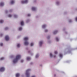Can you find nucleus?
Instances as JSON below:
<instances>
[{"label":"nucleus","instance_id":"1","mask_svg":"<svg viewBox=\"0 0 77 77\" xmlns=\"http://www.w3.org/2000/svg\"><path fill=\"white\" fill-rule=\"evenodd\" d=\"M21 58V55L18 54L16 56V57L14 58L12 60L13 63L15 64L18 62L19 59Z\"/></svg>","mask_w":77,"mask_h":77},{"label":"nucleus","instance_id":"2","mask_svg":"<svg viewBox=\"0 0 77 77\" xmlns=\"http://www.w3.org/2000/svg\"><path fill=\"white\" fill-rule=\"evenodd\" d=\"M31 69H28L26 70L25 75L26 77H30V74L29 72L31 71Z\"/></svg>","mask_w":77,"mask_h":77},{"label":"nucleus","instance_id":"3","mask_svg":"<svg viewBox=\"0 0 77 77\" xmlns=\"http://www.w3.org/2000/svg\"><path fill=\"white\" fill-rule=\"evenodd\" d=\"M29 2V0H22L21 1V4H27Z\"/></svg>","mask_w":77,"mask_h":77},{"label":"nucleus","instance_id":"4","mask_svg":"<svg viewBox=\"0 0 77 77\" xmlns=\"http://www.w3.org/2000/svg\"><path fill=\"white\" fill-rule=\"evenodd\" d=\"M44 43V41L43 40H41L38 43V45H39V47H41L42 45L43 44V43Z\"/></svg>","mask_w":77,"mask_h":77},{"label":"nucleus","instance_id":"5","mask_svg":"<svg viewBox=\"0 0 77 77\" xmlns=\"http://www.w3.org/2000/svg\"><path fill=\"white\" fill-rule=\"evenodd\" d=\"M50 57H51V58H52L53 57H54V58H56V55H54L53 54L51 53H50Z\"/></svg>","mask_w":77,"mask_h":77},{"label":"nucleus","instance_id":"6","mask_svg":"<svg viewBox=\"0 0 77 77\" xmlns=\"http://www.w3.org/2000/svg\"><path fill=\"white\" fill-rule=\"evenodd\" d=\"M29 44V42L27 41H25L23 43V45L25 46H27Z\"/></svg>","mask_w":77,"mask_h":77},{"label":"nucleus","instance_id":"7","mask_svg":"<svg viewBox=\"0 0 77 77\" xmlns=\"http://www.w3.org/2000/svg\"><path fill=\"white\" fill-rule=\"evenodd\" d=\"M5 71V68L4 67H1L0 68V72H4Z\"/></svg>","mask_w":77,"mask_h":77},{"label":"nucleus","instance_id":"8","mask_svg":"<svg viewBox=\"0 0 77 77\" xmlns=\"http://www.w3.org/2000/svg\"><path fill=\"white\" fill-rule=\"evenodd\" d=\"M29 39V38L28 36L25 37L23 38V40L25 41H27Z\"/></svg>","mask_w":77,"mask_h":77},{"label":"nucleus","instance_id":"9","mask_svg":"<svg viewBox=\"0 0 77 77\" xmlns=\"http://www.w3.org/2000/svg\"><path fill=\"white\" fill-rule=\"evenodd\" d=\"M5 39L6 41H8L9 40V36L8 35H6L5 37Z\"/></svg>","mask_w":77,"mask_h":77},{"label":"nucleus","instance_id":"10","mask_svg":"<svg viewBox=\"0 0 77 77\" xmlns=\"http://www.w3.org/2000/svg\"><path fill=\"white\" fill-rule=\"evenodd\" d=\"M39 53L36 54L35 56V59H38V58H39Z\"/></svg>","mask_w":77,"mask_h":77},{"label":"nucleus","instance_id":"11","mask_svg":"<svg viewBox=\"0 0 77 77\" xmlns=\"http://www.w3.org/2000/svg\"><path fill=\"white\" fill-rule=\"evenodd\" d=\"M12 11H13V10L11 9H10L9 11H8V10H6L5 11V14H8V12H12Z\"/></svg>","mask_w":77,"mask_h":77},{"label":"nucleus","instance_id":"12","mask_svg":"<svg viewBox=\"0 0 77 77\" xmlns=\"http://www.w3.org/2000/svg\"><path fill=\"white\" fill-rule=\"evenodd\" d=\"M47 26V24H43L42 26V29H45Z\"/></svg>","mask_w":77,"mask_h":77},{"label":"nucleus","instance_id":"13","mask_svg":"<svg viewBox=\"0 0 77 77\" xmlns=\"http://www.w3.org/2000/svg\"><path fill=\"white\" fill-rule=\"evenodd\" d=\"M73 49H70L69 48H68L66 50V51H68V53H71V50H72Z\"/></svg>","mask_w":77,"mask_h":77},{"label":"nucleus","instance_id":"14","mask_svg":"<svg viewBox=\"0 0 77 77\" xmlns=\"http://www.w3.org/2000/svg\"><path fill=\"white\" fill-rule=\"evenodd\" d=\"M18 30L19 31H22L23 30V27L22 26L19 27Z\"/></svg>","mask_w":77,"mask_h":77},{"label":"nucleus","instance_id":"15","mask_svg":"<svg viewBox=\"0 0 77 77\" xmlns=\"http://www.w3.org/2000/svg\"><path fill=\"white\" fill-rule=\"evenodd\" d=\"M24 21L21 20L20 21V25H21L22 26H24Z\"/></svg>","mask_w":77,"mask_h":77},{"label":"nucleus","instance_id":"16","mask_svg":"<svg viewBox=\"0 0 77 77\" xmlns=\"http://www.w3.org/2000/svg\"><path fill=\"white\" fill-rule=\"evenodd\" d=\"M32 11H36V7H32Z\"/></svg>","mask_w":77,"mask_h":77},{"label":"nucleus","instance_id":"17","mask_svg":"<svg viewBox=\"0 0 77 77\" xmlns=\"http://www.w3.org/2000/svg\"><path fill=\"white\" fill-rule=\"evenodd\" d=\"M15 3V0H11L10 2V4L11 5H14Z\"/></svg>","mask_w":77,"mask_h":77},{"label":"nucleus","instance_id":"18","mask_svg":"<svg viewBox=\"0 0 77 77\" xmlns=\"http://www.w3.org/2000/svg\"><path fill=\"white\" fill-rule=\"evenodd\" d=\"M58 32V30H55L53 31V34L54 35H56V34H57Z\"/></svg>","mask_w":77,"mask_h":77},{"label":"nucleus","instance_id":"19","mask_svg":"<svg viewBox=\"0 0 77 77\" xmlns=\"http://www.w3.org/2000/svg\"><path fill=\"white\" fill-rule=\"evenodd\" d=\"M4 5H5V3L4 2H2L0 3V6H4Z\"/></svg>","mask_w":77,"mask_h":77},{"label":"nucleus","instance_id":"20","mask_svg":"<svg viewBox=\"0 0 77 77\" xmlns=\"http://www.w3.org/2000/svg\"><path fill=\"white\" fill-rule=\"evenodd\" d=\"M17 48H20V47H21V44L20 43H18L17 44Z\"/></svg>","mask_w":77,"mask_h":77},{"label":"nucleus","instance_id":"21","mask_svg":"<svg viewBox=\"0 0 77 77\" xmlns=\"http://www.w3.org/2000/svg\"><path fill=\"white\" fill-rule=\"evenodd\" d=\"M26 60H28V61H29V60H31V58L30 57H26Z\"/></svg>","mask_w":77,"mask_h":77},{"label":"nucleus","instance_id":"22","mask_svg":"<svg viewBox=\"0 0 77 77\" xmlns=\"http://www.w3.org/2000/svg\"><path fill=\"white\" fill-rule=\"evenodd\" d=\"M55 39H56V41L57 42H58V41H59V37H55Z\"/></svg>","mask_w":77,"mask_h":77},{"label":"nucleus","instance_id":"23","mask_svg":"<svg viewBox=\"0 0 77 77\" xmlns=\"http://www.w3.org/2000/svg\"><path fill=\"white\" fill-rule=\"evenodd\" d=\"M30 46L31 47H33L34 46V43L33 42H31L30 43Z\"/></svg>","mask_w":77,"mask_h":77},{"label":"nucleus","instance_id":"24","mask_svg":"<svg viewBox=\"0 0 77 77\" xmlns=\"http://www.w3.org/2000/svg\"><path fill=\"white\" fill-rule=\"evenodd\" d=\"M59 56L60 58H62L63 57V54H62L60 53L59 54Z\"/></svg>","mask_w":77,"mask_h":77},{"label":"nucleus","instance_id":"25","mask_svg":"<svg viewBox=\"0 0 77 77\" xmlns=\"http://www.w3.org/2000/svg\"><path fill=\"white\" fill-rule=\"evenodd\" d=\"M26 23H28L30 22V19H27L26 20Z\"/></svg>","mask_w":77,"mask_h":77},{"label":"nucleus","instance_id":"26","mask_svg":"<svg viewBox=\"0 0 77 77\" xmlns=\"http://www.w3.org/2000/svg\"><path fill=\"white\" fill-rule=\"evenodd\" d=\"M18 16L17 14H15L14 15V17L15 18H18Z\"/></svg>","mask_w":77,"mask_h":77},{"label":"nucleus","instance_id":"27","mask_svg":"<svg viewBox=\"0 0 77 77\" xmlns=\"http://www.w3.org/2000/svg\"><path fill=\"white\" fill-rule=\"evenodd\" d=\"M60 4V2L59 1H57L56 2V5L58 6V5H59Z\"/></svg>","mask_w":77,"mask_h":77},{"label":"nucleus","instance_id":"28","mask_svg":"<svg viewBox=\"0 0 77 77\" xmlns=\"http://www.w3.org/2000/svg\"><path fill=\"white\" fill-rule=\"evenodd\" d=\"M44 32L45 33H47V32H48V29H44Z\"/></svg>","mask_w":77,"mask_h":77},{"label":"nucleus","instance_id":"29","mask_svg":"<svg viewBox=\"0 0 77 77\" xmlns=\"http://www.w3.org/2000/svg\"><path fill=\"white\" fill-rule=\"evenodd\" d=\"M4 22V20H0V24H2L3 23V22Z\"/></svg>","mask_w":77,"mask_h":77},{"label":"nucleus","instance_id":"30","mask_svg":"<svg viewBox=\"0 0 77 77\" xmlns=\"http://www.w3.org/2000/svg\"><path fill=\"white\" fill-rule=\"evenodd\" d=\"M28 53H30L31 55V56H32V55H33V53H32V52H31L30 51H28Z\"/></svg>","mask_w":77,"mask_h":77},{"label":"nucleus","instance_id":"31","mask_svg":"<svg viewBox=\"0 0 77 77\" xmlns=\"http://www.w3.org/2000/svg\"><path fill=\"white\" fill-rule=\"evenodd\" d=\"M8 17L9 18H11V17H12V15L11 14H9L8 15Z\"/></svg>","mask_w":77,"mask_h":77},{"label":"nucleus","instance_id":"32","mask_svg":"<svg viewBox=\"0 0 77 77\" xmlns=\"http://www.w3.org/2000/svg\"><path fill=\"white\" fill-rule=\"evenodd\" d=\"M50 38H51V36H50V35H48L47 37V38L48 39H50Z\"/></svg>","mask_w":77,"mask_h":77},{"label":"nucleus","instance_id":"33","mask_svg":"<svg viewBox=\"0 0 77 77\" xmlns=\"http://www.w3.org/2000/svg\"><path fill=\"white\" fill-rule=\"evenodd\" d=\"M16 77H20V74L19 73H17L16 75Z\"/></svg>","mask_w":77,"mask_h":77},{"label":"nucleus","instance_id":"34","mask_svg":"<svg viewBox=\"0 0 77 77\" xmlns=\"http://www.w3.org/2000/svg\"><path fill=\"white\" fill-rule=\"evenodd\" d=\"M4 59H5V58L4 57H2L0 58V60H4Z\"/></svg>","mask_w":77,"mask_h":77},{"label":"nucleus","instance_id":"35","mask_svg":"<svg viewBox=\"0 0 77 77\" xmlns=\"http://www.w3.org/2000/svg\"><path fill=\"white\" fill-rule=\"evenodd\" d=\"M48 44H51V40H49L48 41Z\"/></svg>","mask_w":77,"mask_h":77},{"label":"nucleus","instance_id":"36","mask_svg":"<svg viewBox=\"0 0 77 77\" xmlns=\"http://www.w3.org/2000/svg\"><path fill=\"white\" fill-rule=\"evenodd\" d=\"M8 29H9V28L8 27H5V30H8Z\"/></svg>","mask_w":77,"mask_h":77},{"label":"nucleus","instance_id":"37","mask_svg":"<svg viewBox=\"0 0 77 77\" xmlns=\"http://www.w3.org/2000/svg\"><path fill=\"white\" fill-rule=\"evenodd\" d=\"M69 23H72V21L71 19H69Z\"/></svg>","mask_w":77,"mask_h":77},{"label":"nucleus","instance_id":"38","mask_svg":"<svg viewBox=\"0 0 77 77\" xmlns=\"http://www.w3.org/2000/svg\"><path fill=\"white\" fill-rule=\"evenodd\" d=\"M54 54H57V51H55L54 52Z\"/></svg>","mask_w":77,"mask_h":77},{"label":"nucleus","instance_id":"39","mask_svg":"<svg viewBox=\"0 0 77 77\" xmlns=\"http://www.w3.org/2000/svg\"><path fill=\"white\" fill-rule=\"evenodd\" d=\"M13 57H14V55H12L10 56V58H13Z\"/></svg>","mask_w":77,"mask_h":77},{"label":"nucleus","instance_id":"40","mask_svg":"<svg viewBox=\"0 0 77 77\" xmlns=\"http://www.w3.org/2000/svg\"><path fill=\"white\" fill-rule=\"evenodd\" d=\"M31 16V14H27V16L28 17H30Z\"/></svg>","mask_w":77,"mask_h":77},{"label":"nucleus","instance_id":"41","mask_svg":"<svg viewBox=\"0 0 77 77\" xmlns=\"http://www.w3.org/2000/svg\"><path fill=\"white\" fill-rule=\"evenodd\" d=\"M0 45L1 46H2L3 45V43H0Z\"/></svg>","mask_w":77,"mask_h":77},{"label":"nucleus","instance_id":"42","mask_svg":"<svg viewBox=\"0 0 77 77\" xmlns=\"http://www.w3.org/2000/svg\"><path fill=\"white\" fill-rule=\"evenodd\" d=\"M21 63H23V62H24V60H21Z\"/></svg>","mask_w":77,"mask_h":77},{"label":"nucleus","instance_id":"43","mask_svg":"<svg viewBox=\"0 0 77 77\" xmlns=\"http://www.w3.org/2000/svg\"><path fill=\"white\" fill-rule=\"evenodd\" d=\"M0 36H3V34L2 33H0Z\"/></svg>","mask_w":77,"mask_h":77},{"label":"nucleus","instance_id":"44","mask_svg":"<svg viewBox=\"0 0 77 77\" xmlns=\"http://www.w3.org/2000/svg\"><path fill=\"white\" fill-rule=\"evenodd\" d=\"M39 66H41V67H42V64H40L39 65Z\"/></svg>","mask_w":77,"mask_h":77},{"label":"nucleus","instance_id":"45","mask_svg":"<svg viewBox=\"0 0 77 77\" xmlns=\"http://www.w3.org/2000/svg\"><path fill=\"white\" fill-rule=\"evenodd\" d=\"M31 77H36V76L35 75H32Z\"/></svg>","mask_w":77,"mask_h":77},{"label":"nucleus","instance_id":"46","mask_svg":"<svg viewBox=\"0 0 77 77\" xmlns=\"http://www.w3.org/2000/svg\"><path fill=\"white\" fill-rule=\"evenodd\" d=\"M65 30H66V28H63V31H65Z\"/></svg>","mask_w":77,"mask_h":77},{"label":"nucleus","instance_id":"47","mask_svg":"<svg viewBox=\"0 0 77 77\" xmlns=\"http://www.w3.org/2000/svg\"><path fill=\"white\" fill-rule=\"evenodd\" d=\"M75 20L77 22V17H75Z\"/></svg>","mask_w":77,"mask_h":77},{"label":"nucleus","instance_id":"48","mask_svg":"<svg viewBox=\"0 0 77 77\" xmlns=\"http://www.w3.org/2000/svg\"><path fill=\"white\" fill-rule=\"evenodd\" d=\"M70 62V61H66V63H69Z\"/></svg>","mask_w":77,"mask_h":77},{"label":"nucleus","instance_id":"49","mask_svg":"<svg viewBox=\"0 0 77 77\" xmlns=\"http://www.w3.org/2000/svg\"><path fill=\"white\" fill-rule=\"evenodd\" d=\"M36 2V0H35L34 1V2Z\"/></svg>","mask_w":77,"mask_h":77},{"label":"nucleus","instance_id":"50","mask_svg":"<svg viewBox=\"0 0 77 77\" xmlns=\"http://www.w3.org/2000/svg\"><path fill=\"white\" fill-rule=\"evenodd\" d=\"M64 14H66V12H65Z\"/></svg>","mask_w":77,"mask_h":77},{"label":"nucleus","instance_id":"51","mask_svg":"<svg viewBox=\"0 0 77 77\" xmlns=\"http://www.w3.org/2000/svg\"><path fill=\"white\" fill-rule=\"evenodd\" d=\"M67 32H65V33L67 34Z\"/></svg>","mask_w":77,"mask_h":77},{"label":"nucleus","instance_id":"52","mask_svg":"<svg viewBox=\"0 0 77 77\" xmlns=\"http://www.w3.org/2000/svg\"><path fill=\"white\" fill-rule=\"evenodd\" d=\"M38 16H36V18H38Z\"/></svg>","mask_w":77,"mask_h":77},{"label":"nucleus","instance_id":"53","mask_svg":"<svg viewBox=\"0 0 77 77\" xmlns=\"http://www.w3.org/2000/svg\"><path fill=\"white\" fill-rule=\"evenodd\" d=\"M32 63H31V64H32Z\"/></svg>","mask_w":77,"mask_h":77},{"label":"nucleus","instance_id":"54","mask_svg":"<svg viewBox=\"0 0 77 77\" xmlns=\"http://www.w3.org/2000/svg\"><path fill=\"white\" fill-rule=\"evenodd\" d=\"M76 49H77V48H76Z\"/></svg>","mask_w":77,"mask_h":77}]
</instances>
